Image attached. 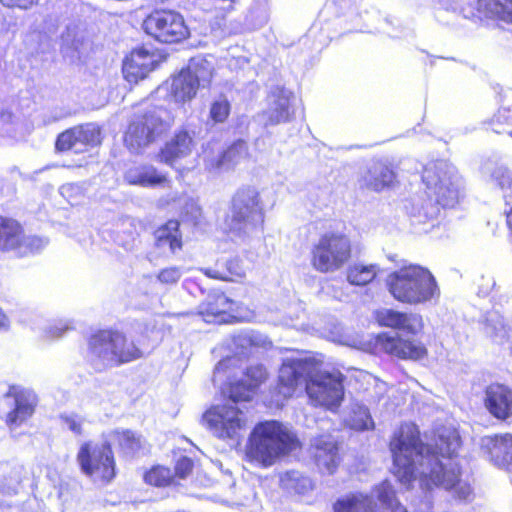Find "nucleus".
Instances as JSON below:
<instances>
[{
  "label": "nucleus",
  "instance_id": "nucleus-41",
  "mask_svg": "<svg viewBox=\"0 0 512 512\" xmlns=\"http://www.w3.org/2000/svg\"><path fill=\"white\" fill-rule=\"evenodd\" d=\"M194 461L188 456H181L177 459L172 470V475L176 486L180 485L182 480L187 479L193 472Z\"/></svg>",
  "mask_w": 512,
  "mask_h": 512
},
{
  "label": "nucleus",
  "instance_id": "nucleus-1",
  "mask_svg": "<svg viewBox=\"0 0 512 512\" xmlns=\"http://www.w3.org/2000/svg\"><path fill=\"white\" fill-rule=\"evenodd\" d=\"M460 445L453 433L435 435L430 443H424L419 427L412 422H403L393 432L388 447L392 457V473L397 480L409 486L417 476L415 457L426 460L427 472L422 473L421 483L428 490L442 487L454 490L461 484V467L458 463L443 464V459H452Z\"/></svg>",
  "mask_w": 512,
  "mask_h": 512
},
{
  "label": "nucleus",
  "instance_id": "nucleus-40",
  "mask_svg": "<svg viewBox=\"0 0 512 512\" xmlns=\"http://www.w3.org/2000/svg\"><path fill=\"white\" fill-rule=\"evenodd\" d=\"M495 177L499 186L505 190L503 197L506 204L511 206V209L506 213V223L512 233V177L504 172L497 174Z\"/></svg>",
  "mask_w": 512,
  "mask_h": 512
},
{
  "label": "nucleus",
  "instance_id": "nucleus-13",
  "mask_svg": "<svg viewBox=\"0 0 512 512\" xmlns=\"http://www.w3.org/2000/svg\"><path fill=\"white\" fill-rule=\"evenodd\" d=\"M43 246L42 239L27 236L23 225L12 217L0 215V251L16 252L25 257L38 252Z\"/></svg>",
  "mask_w": 512,
  "mask_h": 512
},
{
  "label": "nucleus",
  "instance_id": "nucleus-31",
  "mask_svg": "<svg viewBox=\"0 0 512 512\" xmlns=\"http://www.w3.org/2000/svg\"><path fill=\"white\" fill-rule=\"evenodd\" d=\"M488 132L512 137V106H501L483 123Z\"/></svg>",
  "mask_w": 512,
  "mask_h": 512
},
{
  "label": "nucleus",
  "instance_id": "nucleus-42",
  "mask_svg": "<svg viewBox=\"0 0 512 512\" xmlns=\"http://www.w3.org/2000/svg\"><path fill=\"white\" fill-rule=\"evenodd\" d=\"M377 497L383 504L393 508V512H399L397 506L401 504L398 502L396 492L389 481H383L379 484L377 487Z\"/></svg>",
  "mask_w": 512,
  "mask_h": 512
},
{
  "label": "nucleus",
  "instance_id": "nucleus-43",
  "mask_svg": "<svg viewBox=\"0 0 512 512\" xmlns=\"http://www.w3.org/2000/svg\"><path fill=\"white\" fill-rule=\"evenodd\" d=\"M157 280L163 285H175L182 277V271L179 267L170 266L161 269L157 274Z\"/></svg>",
  "mask_w": 512,
  "mask_h": 512
},
{
  "label": "nucleus",
  "instance_id": "nucleus-29",
  "mask_svg": "<svg viewBox=\"0 0 512 512\" xmlns=\"http://www.w3.org/2000/svg\"><path fill=\"white\" fill-rule=\"evenodd\" d=\"M247 153V144L244 140L238 139L231 143L226 149L221 151L217 157L209 159L206 168L211 172L234 167L243 154Z\"/></svg>",
  "mask_w": 512,
  "mask_h": 512
},
{
  "label": "nucleus",
  "instance_id": "nucleus-11",
  "mask_svg": "<svg viewBox=\"0 0 512 512\" xmlns=\"http://www.w3.org/2000/svg\"><path fill=\"white\" fill-rule=\"evenodd\" d=\"M144 32L155 41L173 45L190 37V29L183 15L171 9H154L143 20Z\"/></svg>",
  "mask_w": 512,
  "mask_h": 512
},
{
  "label": "nucleus",
  "instance_id": "nucleus-3",
  "mask_svg": "<svg viewBox=\"0 0 512 512\" xmlns=\"http://www.w3.org/2000/svg\"><path fill=\"white\" fill-rule=\"evenodd\" d=\"M297 437L277 420L258 422L252 429L245 448L246 459L267 468L295 450Z\"/></svg>",
  "mask_w": 512,
  "mask_h": 512
},
{
  "label": "nucleus",
  "instance_id": "nucleus-6",
  "mask_svg": "<svg viewBox=\"0 0 512 512\" xmlns=\"http://www.w3.org/2000/svg\"><path fill=\"white\" fill-rule=\"evenodd\" d=\"M264 221L265 213L259 191L251 186L237 189L224 218L226 234L238 238L248 237L261 231Z\"/></svg>",
  "mask_w": 512,
  "mask_h": 512
},
{
  "label": "nucleus",
  "instance_id": "nucleus-10",
  "mask_svg": "<svg viewBox=\"0 0 512 512\" xmlns=\"http://www.w3.org/2000/svg\"><path fill=\"white\" fill-rule=\"evenodd\" d=\"M421 179L429 198L442 208H452L458 203L459 189L455 179V169L444 160L427 163Z\"/></svg>",
  "mask_w": 512,
  "mask_h": 512
},
{
  "label": "nucleus",
  "instance_id": "nucleus-8",
  "mask_svg": "<svg viewBox=\"0 0 512 512\" xmlns=\"http://www.w3.org/2000/svg\"><path fill=\"white\" fill-rule=\"evenodd\" d=\"M170 129L171 123L162 119L156 111L134 113L123 133V143L130 152L141 153Z\"/></svg>",
  "mask_w": 512,
  "mask_h": 512
},
{
  "label": "nucleus",
  "instance_id": "nucleus-32",
  "mask_svg": "<svg viewBox=\"0 0 512 512\" xmlns=\"http://www.w3.org/2000/svg\"><path fill=\"white\" fill-rule=\"evenodd\" d=\"M334 512H374L372 499L368 495L352 493L338 499L333 505Z\"/></svg>",
  "mask_w": 512,
  "mask_h": 512
},
{
  "label": "nucleus",
  "instance_id": "nucleus-39",
  "mask_svg": "<svg viewBox=\"0 0 512 512\" xmlns=\"http://www.w3.org/2000/svg\"><path fill=\"white\" fill-rule=\"evenodd\" d=\"M255 392L243 379L228 386V397L234 403L250 401Z\"/></svg>",
  "mask_w": 512,
  "mask_h": 512
},
{
  "label": "nucleus",
  "instance_id": "nucleus-17",
  "mask_svg": "<svg viewBox=\"0 0 512 512\" xmlns=\"http://www.w3.org/2000/svg\"><path fill=\"white\" fill-rule=\"evenodd\" d=\"M3 396L14 400L13 408L5 417V423L8 427H18L34 414L37 406V396L31 390L12 384L9 385Z\"/></svg>",
  "mask_w": 512,
  "mask_h": 512
},
{
  "label": "nucleus",
  "instance_id": "nucleus-21",
  "mask_svg": "<svg viewBox=\"0 0 512 512\" xmlns=\"http://www.w3.org/2000/svg\"><path fill=\"white\" fill-rule=\"evenodd\" d=\"M159 66L156 54L144 47L133 49L124 59L122 72L126 81L137 84Z\"/></svg>",
  "mask_w": 512,
  "mask_h": 512
},
{
  "label": "nucleus",
  "instance_id": "nucleus-20",
  "mask_svg": "<svg viewBox=\"0 0 512 512\" xmlns=\"http://www.w3.org/2000/svg\"><path fill=\"white\" fill-rule=\"evenodd\" d=\"M374 318L380 327L402 331L410 335H418L425 327L422 315L415 312L380 309L375 312Z\"/></svg>",
  "mask_w": 512,
  "mask_h": 512
},
{
  "label": "nucleus",
  "instance_id": "nucleus-16",
  "mask_svg": "<svg viewBox=\"0 0 512 512\" xmlns=\"http://www.w3.org/2000/svg\"><path fill=\"white\" fill-rule=\"evenodd\" d=\"M203 70H206L203 62L191 59L186 67L172 76L169 90L170 97L176 103L181 104L194 99L200 87V80L204 78Z\"/></svg>",
  "mask_w": 512,
  "mask_h": 512
},
{
  "label": "nucleus",
  "instance_id": "nucleus-36",
  "mask_svg": "<svg viewBox=\"0 0 512 512\" xmlns=\"http://www.w3.org/2000/svg\"><path fill=\"white\" fill-rule=\"evenodd\" d=\"M478 3L491 17L512 24V0H479Z\"/></svg>",
  "mask_w": 512,
  "mask_h": 512
},
{
  "label": "nucleus",
  "instance_id": "nucleus-22",
  "mask_svg": "<svg viewBox=\"0 0 512 512\" xmlns=\"http://www.w3.org/2000/svg\"><path fill=\"white\" fill-rule=\"evenodd\" d=\"M236 310L237 304L234 300L224 293H217L199 305L198 314L207 323L227 324L237 320L234 315Z\"/></svg>",
  "mask_w": 512,
  "mask_h": 512
},
{
  "label": "nucleus",
  "instance_id": "nucleus-27",
  "mask_svg": "<svg viewBox=\"0 0 512 512\" xmlns=\"http://www.w3.org/2000/svg\"><path fill=\"white\" fill-rule=\"evenodd\" d=\"M490 460L499 468L512 471V434L494 435L487 445Z\"/></svg>",
  "mask_w": 512,
  "mask_h": 512
},
{
  "label": "nucleus",
  "instance_id": "nucleus-46",
  "mask_svg": "<svg viewBox=\"0 0 512 512\" xmlns=\"http://www.w3.org/2000/svg\"><path fill=\"white\" fill-rule=\"evenodd\" d=\"M9 326H10V321H9L7 315L0 308V331L7 330L9 328Z\"/></svg>",
  "mask_w": 512,
  "mask_h": 512
},
{
  "label": "nucleus",
  "instance_id": "nucleus-2",
  "mask_svg": "<svg viewBox=\"0 0 512 512\" xmlns=\"http://www.w3.org/2000/svg\"><path fill=\"white\" fill-rule=\"evenodd\" d=\"M315 362L309 358H286L278 369L274 394L278 400L292 398L304 382L305 391L314 406L337 409L344 400V380L341 373L314 372Z\"/></svg>",
  "mask_w": 512,
  "mask_h": 512
},
{
  "label": "nucleus",
  "instance_id": "nucleus-37",
  "mask_svg": "<svg viewBox=\"0 0 512 512\" xmlns=\"http://www.w3.org/2000/svg\"><path fill=\"white\" fill-rule=\"evenodd\" d=\"M230 114L231 103L225 96H221L211 102L208 119L214 125L223 124L228 120Z\"/></svg>",
  "mask_w": 512,
  "mask_h": 512
},
{
  "label": "nucleus",
  "instance_id": "nucleus-26",
  "mask_svg": "<svg viewBox=\"0 0 512 512\" xmlns=\"http://www.w3.org/2000/svg\"><path fill=\"white\" fill-rule=\"evenodd\" d=\"M270 99V106L266 112L267 122L270 125H277L290 121L292 118V111L290 100L292 92L284 87H274L268 95Z\"/></svg>",
  "mask_w": 512,
  "mask_h": 512
},
{
  "label": "nucleus",
  "instance_id": "nucleus-15",
  "mask_svg": "<svg viewBox=\"0 0 512 512\" xmlns=\"http://www.w3.org/2000/svg\"><path fill=\"white\" fill-rule=\"evenodd\" d=\"M203 419L220 439L236 437L246 426L242 410L233 405H217L208 409Z\"/></svg>",
  "mask_w": 512,
  "mask_h": 512
},
{
  "label": "nucleus",
  "instance_id": "nucleus-5",
  "mask_svg": "<svg viewBox=\"0 0 512 512\" xmlns=\"http://www.w3.org/2000/svg\"><path fill=\"white\" fill-rule=\"evenodd\" d=\"M386 287L396 301L408 305L425 304L440 294L432 272L418 264L404 265L391 272Z\"/></svg>",
  "mask_w": 512,
  "mask_h": 512
},
{
  "label": "nucleus",
  "instance_id": "nucleus-12",
  "mask_svg": "<svg viewBox=\"0 0 512 512\" xmlns=\"http://www.w3.org/2000/svg\"><path fill=\"white\" fill-rule=\"evenodd\" d=\"M370 349L377 356L385 355L392 359L411 362L423 361L429 355L428 348L423 342L389 332L374 335L370 341Z\"/></svg>",
  "mask_w": 512,
  "mask_h": 512
},
{
  "label": "nucleus",
  "instance_id": "nucleus-38",
  "mask_svg": "<svg viewBox=\"0 0 512 512\" xmlns=\"http://www.w3.org/2000/svg\"><path fill=\"white\" fill-rule=\"evenodd\" d=\"M268 372L264 365L255 364L246 368L243 374V380L255 391L268 379Z\"/></svg>",
  "mask_w": 512,
  "mask_h": 512
},
{
  "label": "nucleus",
  "instance_id": "nucleus-35",
  "mask_svg": "<svg viewBox=\"0 0 512 512\" xmlns=\"http://www.w3.org/2000/svg\"><path fill=\"white\" fill-rule=\"evenodd\" d=\"M378 271V266L375 264L356 263L347 269V281L355 286H365L376 278Z\"/></svg>",
  "mask_w": 512,
  "mask_h": 512
},
{
  "label": "nucleus",
  "instance_id": "nucleus-45",
  "mask_svg": "<svg viewBox=\"0 0 512 512\" xmlns=\"http://www.w3.org/2000/svg\"><path fill=\"white\" fill-rule=\"evenodd\" d=\"M43 0H0V3L8 8L30 10L38 6Z\"/></svg>",
  "mask_w": 512,
  "mask_h": 512
},
{
  "label": "nucleus",
  "instance_id": "nucleus-25",
  "mask_svg": "<svg viewBox=\"0 0 512 512\" xmlns=\"http://www.w3.org/2000/svg\"><path fill=\"white\" fill-rule=\"evenodd\" d=\"M361 188L381 192L397 183V175L386 163L376 162L360 178Z\"/></svg>",
  "mask_w": 512,
  "mask_h": 512
},
{
  "label": "nucleus",
  "instance_id": "nucleus-4",
  "mask_svg": "<svg viewBox=\"0 0 512 512\" xmlns=\"http://www.w3.org/2000/svg\"><path fill=\"white\" fill-rule=\"evenodd\" d=\"M144 356L141 348L118 329L103 328L87 337L86 362L97 367H118Z\"/></svg>",
  "mask_w": 512,
  "mask_h": 512
},
{
  "label": "nucleus",
  "instance_id": "nucleus-7",
  "mask_svg": "<svg viewBox=\"0 0 512 512\" xmlns=\"http://www.w3.org/2000/svg\"><path fill=\"white\" fill-rule=\"evenodd\" d=\"M353 255V243L343 231L321 233L310 247V265L318 273L330 274L346 266Z\"/></svg>",
  "mask_w": 512,
  "mask_h": 512
},
{
  "label": "nucleus",
  "instance_id": "nucleus-19",
  "mask_svg": "<svg viewBox=\"0 0 512 512\" xmlns=\"http://www.w3.org/2000/svg\"><path fill=\"white\" fill-rule=\"evenodd\" d=\"M101 135L99 128L86 124L70 127L59 133L55 140V151L64 153L83 146L85 149L100 145Z\"/></svg>",
  "mask_w": 512,
  "mask_h": 512
},
{
  "label": "nucleus",
  "instance_id": "nucleus-47",
  "mask_svg": "<svg viewBox=\"0 0 512 512\" xmlns=\"http://www.w3.org/2000/svg\"><path fill=\"white\" fill-rule=\"evenodd\" d=\"M397 510H398L399 512H408V511H407V509H406L404 506H402V505H398V506H397Z\"/></svg>",
  "mask_w": 512,
  "mask_h": 512
},
{
  "label": "nucleus",
  "instance_id": "nucleus-18",
  "mask_svg": "<svg viewBox=\"0 0 512 512\" xmlns=\"http://www.w3.org/2000/svg\"><path fill=\"white\" fill-rule=\"evenodd\" d=\"M195 148V142L191 132L181 127L174 132L158 150L156 159L162 164L174 167L177 163L189 157Z\"/></svg>",
  "mask_w": 512,
  "mask_h": 512
},
{
  "label": "nucleus",
  "instance_id": "nucleus-9",
  "mask_svg": "<svg viewBox=\"0 0 512 512\" xmlns=\"http://www.w3.org/2000/svg\"><path fill=\"white\" fill-rule=\"evenodd\" d=\"M76 460L80 471L95 481L108 484L116 477V459L112 444L108 441L101 444L91 440L82 442Z\"/></svg>",
  "mask_w": 512,
  "mask_h": 512
},
{
  "label": "nucleus",
  "instance_id": "nucleus-28",
  "mask_svg": "<svg viewBox=\"0 0 512 512\" xmlns=\"http://www.w3.org/2000/svg\"><path fill=\"white\" fill-rule=\"evenodd\" d=\"M127 182L130 185H137L141 187H165L170 185V179L167 173L160 172L155 166L145 164L130 171L127 176Z\"/></svg>",
  "mask_w": 512,
  "mask_h": 512
},
{
  "label": "nucleus",
  "instance_id": "nucleus-33",
  "mask_svg": "<svg viewBox=\"0 0 512 512\" xmlns=\"http://www.w3.org/2000/svg\"><path fill=\"white\" fill-rule=\"evenodd\" d=\"M120 452L125 456L133 457L143 448L142 437L129 429H116L112 431Z\"/></svg>",
  "mask_w": 512,
  "mask_h": 512
},
{
  "label": "nucleus",
  "instance_id": "nucleus-30",
  "mask_svg": "<svg viewBox=\"0 0 512 512\" xmlns=\"http://www.w3.org/2000/svg\"><path fill=\"white\" fill-rule=\"evenodd\" d=\"M153 237L156 247L160 248L168 245L172 253L181 250L183 247L180 221L177 219H169L158 226L153 232Z\"/></svg>",
  "mask_w": 512,
  "mask_h": 512
},
{
  "label": "nucleus",
  "instance_id": "nucleus-34",
  "mask_svg": "<svg viewBox=\"0 0 512 512\" xmlns=\"http://www.w3.org/2000/svg\"><path fill=\"white\" fill-rule=\"evenodd\" d=\"M145 484L156 488L177 487L172 475V469L163 465H153L143 474Z\"/></svg>",
  "mask_w": 512,
  "mask_h": 512
},
{
  "label": "nucleus",
  "instance_id": "nucleus-44",
  "mask_svg": "<svg viewBox=\"0 0 512 512\" xmlns=\"http://www.w3.org/2000/svg\"><path fill=\"white\" fill-rule=\"evenodd\" d=\"M60 419L67 425L69 430L73 432L75 435H83V419L79 418L78 416L72 415H61Z\"/></svg>",
  "mask_w": 512,
  "mask_h": 512
},
{
  "label": "nucleus",
  "instance_id": "nucleus-23",
  "mask_svg": "<svg viewBox=\"0 0 512 512\" xmlns=\"http://www.w3.org/2000/svg\"><path fill=\"white\" fill-rule=\"evenodd\" d=\"M483 404L495 419L508 420L512 417V389L497 382L489 384L484 390Z\"/></svg>",
  "mask_w": 512,
  "mask_h": 512
},
{
  "label": "nucleus",
  "instance_id": "nucleus-14",
  "mask_svg": "<svg viewBox=\"0 0 512 512\" xmlns=\"http://www.w3.org/2000/svg\"><path fill=\"white\" fill-rule=\"evenodd\" d=\"M310 459L321 475H334L343 462L341 443L330 434H320L313 438Z\"/></svg>",
  "mask_w": 512,
  "mask_h": 512
},
{
  "label": "nucleus",
  "instance_id": "nucleus-24",
  "mask_svg": "<svg viewBox=\"0 0 512 512\" xmlns=\"http://www.w3.org/2000/svg\"><path fill=\"white\" fill-rule=\"evenodd\" d=\"M200 272L213 280L239 282L245 278L246 268L243 259L235 255L218 258L214 265L200 268Z\"/></svg>",
  "mask_w": 512,
  "mask_h": 512
}]
</instances>
